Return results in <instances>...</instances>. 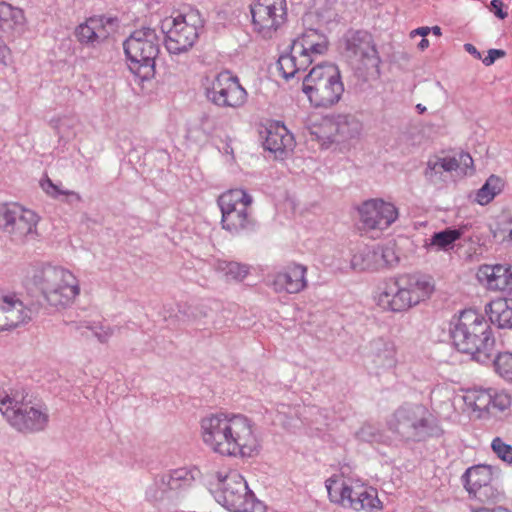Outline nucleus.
Here are the masks:
<instances>
[{"mask_svg": "<svg viewBox=\"0 0 512 512\" xmlns=\"http://www.w3.org/2000/svg\"><path fill=\"white\" fill-rule=\"evenodd\" d=\"M450 336L458 351L486 361L492 355L495 339L483 315L473 309L463 310L450 323Z\"/></svg>", "mask_w": 512, "mask_h": 512, "instance_id": "obj_1", "label": "nucleus"}, {"mask_svg": "<svg viewBox=\"0 0 512 512\" xmlns=\"http://www.w3.org/2000/svg\"><path fill=\"white\" fill-rule=\"evenodd\" d=\"M0 411L7 422L21 433L43 431L49 422L48 409L35 403L25 389H0Z\"/></svg>", "mask_w": 512, "mask_h": 512, "instance_id": "obj_2", "label": "nucleus"}, {"mask_svg": "<svg viewBox=\"0 0 512 512\" xmlns=\"http://www.w3.org/2000/svg\"><path fill=\"white\" fill-rule=\"evenodd\" d=\"M434 290L431 278L403 274L386 280L378 296V305L392 312H404L428 298Z\"/></svg>", "mask_w": 512, "mask_h": 512, "instance_id": "obj_3", "label": "nucleus"}, {"mask_svg": "<svg viewBox=\"0 0 512 512\" xmlns=\"http://www.w3.org/2000/svg\"><path fill=\"white\" fill-rule=\"evenodd\" d=\"M388 430L400 441L420 442L429 437H440L443 430L438 421L421 404L405 403L387 420Z\"/></svg>", "mask_w": 512, "mask_h": 512, "instance_id": "obj_4", "label": "nucleus"}, {"mask_svg": "<svg viewBox=\"0 0 512 512\" xmlns=\"http://www.w3.org/2000/svg\"><path fill=\"white\" fill-rule=\"evenodd\" d=\"M302 91L316 108H329L338 103L344 92L338 66L333 63L314 66L303 78Z\"/></svg>", "mask_w": 512, "mask_h": 512, "instance_id": "obj_5", "label": "nucleus"}, {"mask_svg": "<svg viewBox=\"0 0 512 512\" xmlns=\"http://www.w3.org/2000/svg\"><path fill=\"white\" fill-rule=\"evenodd\" d=\"M32 281L48 304L55 308L70 305L80 293L76 277L62 267L45 265L35 270Z\"/></svg>", "mask_w": 512, "mask_h": 512, "instance_id": "obj_6", "label": "nucleus"}, {"mask_svg": "<svg viewBox=\"0 0 512 512\" xmlns=\"http://www.w3.org/2000/svg\"><path fill=\"white\" fill-rule=\"evenodd\" d=\"M223 229L232 234H241L255 230L256 220L249 211L253 199L243 189H230L218 198Z\"/></svg>", "mask_w": 512, "mask_h": 512, "instance_id": "obj_7", "label": "nucleus"}, {"mask_svg": "<svg viewBox=\"0 0 512 512\" xmlns=\"http://www.w3.org/2000/svg\"><path fill=\"white\" fill-rule=\"evenodd\" d=\"M325 486L331 502L354 511L380 510L382 503L378 499L377 491L372 487L351 485L341 480L340 476L333 475L325 481Z\"/></svg>", "mask_w": 512, "mask_h": 512, "instance_id": "obj_8", "label": "nucleus"}, {"mask_svg": "<svg viewBox=\"0 0 512 512\" xmlns=\"http://www.w3.org/2000/svg\"><path fill=\"white\" fill-rule=\"evenodd\" d=\"M161 38L155 29L144 27L133 31L124 41V52L131 63L147 69L144 77L152 74L160 52Z\"/></svg>", "mask_w": 512, "mask_h": 512, "instance_id": "obj_9", "label": "nucleus"}, {"mask_svg": "<svg viewBox=\"0 0 512 512\" xmlns=\"http://www.w3.org/2000/svg\"><path fill=\"white\" fill-rule=\"evenodd\" d=\"M169 29L165 35V47L170 54H181L193 47L199 37L203 21L198 11L179 14L171 21L166 20L163 27Z\"/></svg>", "mask_w": 512, "mask_h": 512, "instance_id": "obj_10", "label": "nucleus"}, {"mask_svg": "<svg viewBox=\"0 0 512 512\" xmlns=\"http://www.w3.org/2000/svg\"><path fill=\"white\" fill-rule=\"evenodd\" d=\"M218 481L214 497L219 504L233 512H254V494L241 474L237 471L224 477L219 474Z\"/></svg>", "mask_w": 512, "mask_h": 512, "instance_id": "obj_11", "label": "nucleus"}, {"mask_svg": "<svg viewBox=\"0 0 512 512\" xmlns=\"http://www.w3.org/2000/svg\"><path fill=\"white\" fill-rule=\"evenodd\" d=\"M38 216L17 203L0 205V230L12 241L24 243L37 235Z\"/></svg>", "mask_w": 512, "mask_h": 512, "instance_id": "obj_12", "label": "nucleus"}, {"mask_svg": "<svg viewBox=\"0 0 512 512\" xmlns=\"http://www.w3.org/2000/svg\"><path fill=\"white\" fill-rule=\"evenodd\" d=\"M207 82L205 95L214 105L222 108H239L246 103V90L239 79L229 71H222Z\"/></svg>", "mask_w": 512, "mask_h": 512, "instance_id": "obj_13", "label": "nucleus"}, {"mask_svg": "<svg viewBox=\"0 0 512 512\" xmlns=\"http://www.w3.org/2000/svg\"><path fill=\"white\" fill-rule=\"evenodd\" d=\"M252 24L264 38H271L287 20L286 0H255L250 5Z\"/></svg>", "mask_w": 512, "mask_h": 512, "instance_id": "obj_14", "label": "nucleus"}, {"mask_svg": "<svg viewBox=\"0 0 512 512\" xmlns=\"http://www.w3.org/2000/svg\"><path fill=\"white\" fill-rule=\"evenodd\" d=\"M230 452L228 456L251 457L258 452L260 443L254 423L243 414H232L230 424Z\"/></svg>", "mask_w": 512, "mask_h": 512, "instance_id": "obj_15", "label": "nucleus"}, {"mask_svg": "<svg viewBox=\"0 0 512 512\" xmlns=\"http://www.w3.org/2000/svg\"><path fill=\"white\" fill-rule=\"evenodd\" d=\"M231 416L232 414L216 413L201 420L203 442L222 456H228L230 452Z\"/></svg>", "mask_w": 512, "mask_h": 512, "instance_id": "obj_16", "label": "nucleus"}, {"mask_svg": "<svg viewBox=\"0 0 512 512\" xmlns=\"http://www.w3.org/2000/svg\"><path fill=\"white\" fill-rule=\"evenodd\" d=\"M492 480V467L484 464L468 468L462 476L469 495L483 503L494 502L500 497V493L492 485Z\"/></svg>", "mask_w": 512, "mask_h": 512, "instance_id": "obj_17", "label": "nucleus"}, {"mask_svg": "<svg viewBox=\"0 0 512 512\" xmlns=\"http://www.w3.org/2000/svg\"><path fill=\"white\" fill-rule=\"evenodd\" d=\"M363 227L371 230L387 229L398 218L397 208L382 199L365 201L359 209Z\"/></svg>", "mask_w": 512, "mask_h": 512, "instance_id": "obj_18", "label": "nucleus"}, {"mask_svg": "<svg viewBox=\"0 0 512 512\" xmlns=\"http://www.w3.org/2000/svg\"><path fill=\"white\" fill-rule=\"evenodd\" d=\"M346 50L366 68H378L381 63L373 37L367 31L350 32L346 37Z\"/></svg>", "mask_w": 512, "mask_h": 512, "instance_id": "obj_19", "label": "nucleus"}, {"mask_svg": "<svg viewBox=\"0 0 512 512\" xmlns=\"http://www.w3.org/2000/svg\"><path fill=\"white\" fill-rule=\"evenodd\" d=\"M116 22V18L91 17L76 27L74 35L81 44L95 47L110 34L106 26L114 30Z\"/></svg>", "mask_w": 512, "mask_h": 512, "instance_id": "obj_20", "label": "nucleus"}, {"mask_svg": "<svg viewBox=\"0 0 512 512\" xmlns=\"http://www.w3.org/2000/svg\"><path fill=\"white\" fill-rule=\"evenodd\" d=\"M32 309L14 295L0 294V331L15 328L32 318Z\"/></svg>", "mask_w": 512, "mask_h": 512, "instance_id": "obj_21", "label": "nucleus"}, {"mask_svg": "<svg viewBox=\"0 0 512 512\" xmlns=\"http://www.w3.org/2000/svg\"><path fill=\"white\" fill-rule=\"evenodd\" d=\"M307 268L300 264L287 266L283 271L278 272L272 281L273 289L278 292L290 294L299 293L307 286L305 278Z\"/></svg>", "mask_w": 512, "mask_h": 512, "instance_id": "obj_22", "label": "nucleus"}, {"mask_svg": "<svg viewBox=\"0 0 512 512\" xmlns=\"http://www.w3.org/2000/svg\"><path fill=\"white\" fill-rule=\"evenodd\" d=\"M25 29L26 19L23 10L0 2V37L14 40L20 37Z\"/></svg>", "mask_w": 512, "mask_h": 512, "instance_id": "obj_23", "label": "nucleus"}, {"mask_svg": "<svg viewBox=\"0 0 512 512\" xmlns=\"http://www.w3.org/2000/svg\"><path fill=\"white\" fill-rule=\"evenodd\" d=\"M477 277L485 282L490 290L512 291V266L508 265H482Z\"/></svg>", "mask_w": 512, "mask_h": 512, "instance_id": "obj_24", "label": "nucleus"}, {"mask_svg": "<svg viewBox=\"0 0 512 512\" xmlns=\"http://www.w3.org/2000/svg\"><path fill=\"white\" fill-rule=\"evenodd\" d=\"M368 359L377 373L394 368L397 364L394 343L383 338L374 339L370 343Z\"/></svg>", "mask_w": 512, "mask_h": 512, "instance_id": "obj_25", "label": "nucleus"}, {"mask_svg": "<svg viewBox=\"0 0 512 512\" xmlns=\"http://www.w3.org/2000/svg\"><path fill=\"white\" fill-rule=\"evenodd\" d=\"M295 141L293 135L284 124L272 123L266 128L264 148L276 156L282 157L293 150Z\"/></svg>", "mask_w": 512, "mask_h": 512, "instance_id": "obj_26", "label": "nucleus"}, {"mask_svg": "<svg viewBox=\"0 0 512 512\" xmlns=\"http://www.w3.org/2000/svg\"><path fill=\"white\" fill-rule=\"evenodd\" d=\"M328 44V39L324 34L319 33L316 29H308L293 42L292 50L314 60V57L327 52Z\"/></svg>", "mask_w": 512, "mask_h": 512, "instance_id": "obj_27", "label": "nucleus"}, {"mask_svg": "<svg viewBox=\"0 0 512 512\" xmlns=\"http://www.w3.org/2000/svg\"><path fill=\"white\" fill-rule=\"evenodd\" d=\"M324 127L330 131L327 136L330 142H341L355 138L361 131V123L352 115H338L333 120L326 121Z\"/></svg>", "mask_w": 512, "mask_h": 512, "instance_id": "obj_28", "label": "nucleus"}, {"mask_svg": "<svg viewBox=\"0 0 512 512\" xmlns=\"http://www.w3.org/2000/svg\"><path fill=\"white\" fill-rule=\"evenodd\" d=\"M312 63L313 59L308 58L307 55H300L291 49L289 54H283L279 57L277 67L282 77L289 80L304 72Z\"/></svg>", "mask_w": 512, "mask_h": 512, "instance_id": "obj_29", "label": "nucleus"}, {"mask_svg": "<svg viewBox=\"0 0 512 512\" xmlns=\"http://www.w3.org/2000/svg\"><path fill=\"white\" fill-rule=\"evenodd\" d=\"M489 315L490 322L499 328L512 329V300L498 298L491 301L485 308Z\"/></svg>", "mask_w": 512, "mask_h": 512, "instance_id": "obj_30", "label": "nucleus"}, {"mask_svg": "<svg viewBox=\"0 0 512 512\" xmlns=\"http://www.w3.org/2000/svg\"><path fill=\"white\" fill-rule=\"evenodd\" d=\"M457 171L455 157H443L429 160L424 175L426 179L437 185L446 181L445 173Z\"/></svg>", "mask_w": 512, "mask_h": 512, "instance_id": "obj_31", "label": "nucleus"}, {"mask_svg": "<svg viewBox=\"0 0 512 512\" xmlns=\"http://www.w3.org/2000/svg\"><path fill=\"white\" fill-rule=\"evenodd\" d=\"M378 257L376 246H366L353 255L351 267L353 270L359 272L379 270Z\"/></svg>", "mask_w": 512, "mask_h": 512, "instance_id": "obj_32", "label": "nucleus"}, {"mask_svg": "<svg viewBox=\"0 0 512 512\" xmlns=\"http://www.w3.org/2000/svg\"><path fill=\"white\" fill-rule=\"evenodd\" d=\"M492 388H474L470 389L465 395V402L480 412H491Z\"/></svg>", "mask_w": 512, "mask_h": 512, "instance_id": "obj_33", "label": "nucleus"}, {"mask_svg": "<svg viewBox=\"0 0 512 512\" xmlns=\"http://www.w3.org/2000/svg\"><path fill=\"white\" fill-rule=\"evenodd\" d=\"M464 231L462 228H446L435 232L431 237V245L437 246L441 250H448L453 247L456 240L460 239Z\"/></svg>", "mask_w": 512, "mask_h": 512, "instance_id": "obj_34", "label": "nucleus"}, {"mask_svg": "<svg viewBox=\"0 0 512 512\" xmlns=\"http://www.w3.org/2000/svg\"><path fill=\"white\" fill-rule=\"evenodd\" d=\"M216 270L227 279L242 280L247 276L249 268L247 265L238 262L220 260L216 264Z\"/></svg>", "mask_w": 512, "mask_h": 512, "instance_id": "obj_35", "label": "nucleus"}, {"mask_svg": "<svg viewBox=\"0 0 512 512\" xmlns=\"http://www.w3.org/2000/svg\"><path fill=\"white\" fill-rule=\"evenodd\" d=\"M167 480V485H170V489L178 490L187 486H190L194 480V475L187 468H179L171 471L168 474H164Z\"/></svg>", "mask_w": 512, "mask_h": 512, "instance_id": "obj_36", "label": "nucleus"}, {"mask_svg": "<svg viewBox=\"0 0 512 512\" xmlns=\"http://www.w3.org/2000/svg\"><path fill=\"white\" fill-rule=\"evenodd\" d=\"M501 181L498 177L491 176L478 190L476 201L481 205L488 204L500 192Z\"/></svg>", "mask_w": 512, "mask_h": 512, "instance_id": "obj_37", "label": "nucleus"}, {"mask_svg": "<svg viewBox=\"0 0 512 512\" xmlns=\"http://www.w3.org/2000/svg\"><path fill=\"white\" fill-rule=\"evenodd\" d=\"M164 475L155 478L154 482L146 490V498L151 502H158L168 496L170 485H167V480Z\"/></svg>", "mask_w": 512, "mask_h": 512, "instance_id": "obj_38", "label": "nucleus"}, {"mask_svg": "<svg viewBox=\"0 0 512 512\" xmlns=\"http://www.w3.org/2000/svg\"><path fill=\"white\" fill-rule=\"evenodd\" d=\"M378 262L380 269L385 267H394L399 262V256L395 249V244H387L385 246H376Z\"/></svg>", "mask_w": 512, "mask_h": 512, "instance_id": "obj_39", "label": "nucleus"}, {"mask_svg": "<svg viewBox=\"0 0 512 512\" xmlns=\"http://www.w3.org/2000/svg\"><path fill=\"white\" fill-rule=\"evenodd\" d=\"M493 363L496 373L506 381L512 382V353H499Z\"/></svg>", "mask_w": 512, "mask_h": 512, "instance_id": "obj_40", "label": "nucleus"}, {"mask_svg": "<svg viewBox=\"0 0 512 512\" xmlns=\"http://www.w3.org/2000/svg\"><path fill=\"white\" fill-rule=\"evenodd\" d=\"M356 437L361 441L370 443H381L385 441V435L372 424H364L356 433Z\"/></svg>", "mask_w": 512, "mask_h": 512, "instance_id": "obj_41", "label": "nucleus"}, {"mask_svg": "<svg viewBox=\"0 0 512 512\" xmlns=\"http://www.w3.org/2000/svg\"><path fill=\"white\" fill-rule=\"evenodd\" d=\"M491 396V410L495 409L497 411L503 412L507 410L512 404V396L504 390H497L492 388Z\"/></svg>", "mask_w": 512, "mask_h": 512, "instance_id": "obj_42", "label": "nucleus"}, {"mask_svg": "<svg viewBox=\"0 0 512 512\" xmlns=\"http://www.w3.org/2000/svg\"><path fill=\"white\" fill-rule=\"evenodd\" d=\"M491 448L499 459L508 464H512L511 445L506 444L500 437H496L492 440Z\"/></svg>", "mask_w": 512, "mask_h": 512, "instance_id": "obj_43", "label": "nucleus"}, {"mask_svg": "<svg viewBox=\"0 0 512 512\" xmlns=\"http://www.w3.org/2000/svg\"><path fill=\"white\" fill-rule=\"evenodd\" d=\"M41 187L42 189L50 196L52 197H57L58 195H62V194H65V195H68V194H73V195H76L74 192H65V191H62L58 188V186H56L49 178H46L44 180L41 181Z\"/></svg>", "mask_w": 512, "mask_h": 512, "instance_id": "obj_44", "label": "nucleus"}, {"mask_svg": "<svg viewBox=\"0 0 512 512\" xmlns=\"http://www.w3.org/2000/svg\"><path fill=\"white\" fill-rule=\"evenodd\" d=\"M455 162L457 164V170H460L462 173H466L467 169L471 168L473 165V159L469 153L461 152L458 155V158L455 157Z\"/></svg>", "mask_w": 512, "mask_h": 512, "instance_id": "obj_45", "label": "nucleus"}, {"mask_svg": "<svg viewBox=\"0 0 512 512\" xmlns=\"http://www.w3.org/2000/svg\"><path fill=\"white\" fill-rule=\"evenodd\" d=\"M92 331L101 343H106L113 334V330L110 327H95L92 328Z\"/></svg>", "mask_w": 512, "mask_h": 512, "instance_id": "obj_46", "label": "nucleus"}, {"mask_svg": "<svg viewBox=\"0 0 512 512\" xmlns=\"http://www.w3.org/2000/svg\"><path fill=\"white\" fill-rule=\"evenodd\" d=\"M505 56V51L501 49H490L488 51V55L482 60L483 64L486 66L492 65L496 59L502 58Z\"/></svg>", "mask_w": 512, "mask_h": 512, "instance_id": "obj_47", "label": "nucleus"}, {"mask_svg": "<svg viewBox=\"0 0 512 512\" xmlns=\"http://www.w3.org/2000/svg\"><path fill=\"white\" fill-rule=\"evenodd\" d=\"M491 10L499 19H505L507 17V12L503 11V2L501 0H492Z\"/></svg>", "mask_w": 512, "mask_h": 512, "instance_id": "obj_48", "label": "nucleus"}, {"mask_svg": "<svg viewBox=\"0 0 512 512\" xmlns=\"http://www.w3.org/2000/svg\"><path fill=\"white\" fill-rule=\"evenodd\" d=\"M512 233V218L504 224L503 227H499L494 232V237H498L502 240L503 235H508Z\"/></svg>", "mask_w": 512, "mask_h": 512, "instance_id": "obj_49", "label": "nucleus"}, {"mask_svg": "<svg viewBox=\"0 0 512 512\" xmlns=\"http://www.w3.org/2000/svg\"><path fill=\"white\" fill-rule=\"evenodd\" d=\"M9 55V48L3 43V41H0V63L6 64Z\"/></svg>", "mask_w": 512, "mask_h": 512, "instance_id": "obj_50", "label": "nucleus"}, {"mask_svg": "<svg viewBox=\"0 0 512 512\" xmlns=\"http://www.w3.org/2000/svg\"><path fill=\"white\" fill-rule=\"evenodd\" d=\"M464 49L465 51H467L469 54H471L472 56H474L476 59H481V54L480 52L477 50V48L471 44V43H466L464 44Z\"/></svg>", "mask_w": 512, "mask_h": 512, "instance_id": "obj_51", "label": "nucleus"}, {"mask_svg": "<svg viewBox=\"0 0 512 512\" xmlns=\"http://www.w3.org/2000/svg\"><path fill=\"white\" fill-rule=\"evenodd\" d=\"M430 33L429 27H419L411 32V36L420 35L426 37Z\"/></svg>", "mask_w": 512, "mask_h": 512, "instance_id": "obj_52", "label": "nucleus"}, {"mask_svg": "<svg viewBox=\"0 0 512 512\" xmlns=\"http://www.w3.org/2000/svg\"><path fill=\"white\" fill-rule=\"evenodd\" d=\"M209 120H210V118L207 114L202 115L200 118L201 128L205 132H208L206 128H207V124H208Z\"/></svg>", "mask_w": 512, "mask_h": 512, "instance_id": "obj_53", "label": "nucleus"}, {"mask_svg": "<svg viewBox=\"0 0 512 512\" xmlns=\"http://www.w3.org/2000/svg\"><path fill=\"white\" fill-rule=\"evenodd\" d=\"M429 47V41L423 37L421 39V41L418 43V48L421 50V51H424L425 49H427Z\"/></svg>", "mask_w": 512, "mask_h": 512, "instance_id": "obj_54", "label": "nucleus"}, {"mask_svg": "<svg viewBox=\"0 0 512 512\" xmlns=\"http://www.w3.org/2000/svg\"><path fill=\"white\" fill-rule=\"evenodd\" d=\"M430 32H432L436 36H440L441 28L439 26H434V27L430 28Z\"/></svg>", "mask_w": 512, "mask_h": 512, "instance_id": "obj_55", "label": "nucleus"}, {"mask_svg": "<svg viewBox=\"0 0 512 512\" xmlns=\"http://www.w3.org/2000/svg\"><path fill=\"white\" fill-rule=\"evenodd\" d=\"M502 242H510V243H512V233L508 234V235H503L502 236Z\"/></svg>", "mask_w": 512, "mask_h": 512, "instance_id": "obj_56", "label": "nucleus"}, {"mask_svg": "<svg viewBox=\"0 0 512 512\" xmlns=\"http://www.w3.org/2000/svg\"><path fill=\"white\" fill-rule=\"evenodd\" d=\"M476 512H495V507L490 509L486 507L479 508Z\"/></svg>", "mask_w": 512, "mask_h": 512, "instance_id": "obj_57", "label": "nucleus"}, {"mask_svg": "<svg viewBox=\"0 0 512 512\" xmlns=\"http://www.w3.org/2000/svg\"><path fill=\"white\" fill-rule=\"evenodd\" d=\"M495 512H510L507 508L502 506L495 507Z\"/></svg>", "mask_w": 512, "mask_h": 512, "instance_id": "obj_58", "label": "nucleus"}, {"mask_svg": "<svg viewBox=\"0 0 512 512\" xmlns=\"http://www.w3.org/2000/svg\"><path fill=\"white\" fill-rule=\"evenodd\" d=\"M285 407H286V406H285L284 404H280V405H278V407H277V411H278V413H282V412H284L283 410H284V408H285Z\"/></svg>", "mask_w": 512, "mask_h": 512, "instance_id": "obj_59", "label": "nucleus"}, {"mask_svg": "<svg viewBox=\"0 0 512 512\" xmlns=\"http://www.w3.org/2000/svg\"><path fill=\"white\" fill-rule=\"evenodd\" d=\"M416 108L419 110L420 113H423L426 110V108L423 107L421 104H418Z\"/></svg>", "mask_w": 512, "mask_h": 512, "instance_id": "obj_60", "label": "nucleus"}, {"mask_svg": "<svg viewBox=\"0 0 512 512\" xmlns=\"http://www.w3.org/2000/svg\"><path fill=\"white\" fill-rule=\"evenodd\" d=\"M63 125H64V121L59 120V121L57 122V125H56L55 127H56V128H58V129H60Z\"/></svg>", "mask_w": 512, "mask_h": 512, "instance_id": "obj_61", "label": "nucleus"}]
</instances>
